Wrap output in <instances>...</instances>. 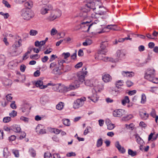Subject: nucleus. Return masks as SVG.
Returning <instances> with one entry per match:
<instances>
[{"instance_id": "f257e3e1", "label": "nucleus", "mask_w": 158, "mask_h": 158, "mask_svg": "<svg viewBox=\"0 0 158 158\" xmlns=\"http://www.w3.org/2000/svg\"><path fill=\"white\" fill-rule=\"evenodd\" d=\"M155 70L153 69H148L145 73L144 78L153 83H158V78L155 77Z\"/></svg>"}, {"instance_id": "f03ea898", "label": "nucleus", "mask_w": 158, "mask_h": 158, "mask_svg": "<svg viewBox=\"0 0 158 158\" xmlns=\"http://www.w3.org/2000/svg\"><path fill=\"white\" fill-rule=\"evenodd\" d=\"M20 15L23 19L28 20L34 17V14L31 10L28 9H23L20 12Z\"/></svg>"}, {"instance_id": "7ed1b4c3", "label": "nucleus", "mask_w": 158, "mask_h": 158, "mask_svg": "<svg viewBox=\"0 0 158 158\" xmlns=\"http://www.w3.org/2000/svg\"><path fill=\"white\" fill-rule=\"evenodd\" d=\"M65 62L64 60H61L58 61V63L59 65L56 68H53L52 72L51 73L55 75H61L63 71L65 72L66 71L64 70V68L63 65V63Z\"/></svg>"}, {"instance_id": "20e7f679", "label": "nucleus", "mask_w": 158, "mask_h": 158, "mask_svg": "<svg viewBox=\"0 0 158 158\" xmlns=\"http://www.w3.org/2000/svg\"><path fill=\"white\" fill-rule=\"evenodd\" d=\"M97 85H99L98 88L96 89L97 86H95V88H93L92 91L93 94L91 97H89V98H90V100L94 102H97L98 99V97L97 94V92L100 91L103 88V86L101 83H99Z\"/></svg>"}, {"instance_id": "39448f33", "label": "nucleus", "mask_w": 158, "mask_h": 158, "mask_svg": "<svg viewBox=\"0 0 158 158\" xmlns=\"http://www.w3.org/2000/svg\"><path fill=\"white\" fill-rule=\"evenodd\" d=\"M61 12L59 10H56L50 12V15L47 17L46 19L52 21L60 17L61 15Z\"/></svg>"}, {"instance_id": "423d86ee", "label": "nucleus", "mask_w": 158, "mask_h": 158, "mask_svg": "<svg viewBox=\"0 0 158 158\" xmlns=\"http://www.w3.org/2000/svg\"><path fill=\"white\" fill-rule=\"evenodd\" d=\"M20 47V40L18 41H16L12 46L10 47L9 50V52L11 56H15L18 54V48Z\"/></svg>"}, {"instance_id": "0eeeda50", "label": "nucleus", "mask_w": 158, "mask_h": 158, "mask_svg": "<svg viewBox=\"0 0 158 158\" xmlns=\"http://www.w3.org/2000/svg\"><path fill=\"white\" fill-rule=\"evenodd\" d=\"M107 10L105 7L101 6L96 5V8L94 11L95 15L92 14L91 16L92 18H97L96 15H104L106 13Z\"/></svg>"}, {"instance_id": "6e6552de", "label": "nucleus", "mask_w": 158, "mask_h": 158, "mask_svg": "<svg viewBox=\"0 0 158 158\" xmlns=\"http://www.w3.org/2000/svg\"><path fill=\"white\" fill-rule=\"evenodd\" d=\"M99 83H101L100 82H98L97 80L94 79H91V80H86L85 82V85L88 86L90 87L94 86V88H95V86H97L96 89L98 88L99 85H97Z\"/></svg>"}, {"instance_id": "1a4fd4ad", "label": "nucleus", "mask_w": 158, "mask_h": 158, "mask_svg": "<svg viewBox=\"0 0 158 158\" xmlns=\"http://www.w3.org/2000/svg\"><path fill=\"white\" fill-rule=\"evenodd\" d=\"M86 100V98L85 97H82L80 98L77 99L74 102L73 107L74 109H76L82 106L84 103V102Z\"/></svg>"}, {"instance_id": "9d476101", "label": "nucleus", "mask_w": 158, "mask_h": 158, "mask_svg": "<svg viewBox=\"0 0 158 158\" xmlns=\"http://www.w3.org/2000/svg\"><path fill=\"white\" fill-rule=\"evenodd\" d=\"M52 9V6L51 5H44L40 10V13L43 15H45Z\"/></svg>"}, {"instance_id": "9b49d317", "label": "nucleus", "mask_w": 158, "mask_h": 158, "mask_svg": "<svg viewBox=\"0 0 158 158\" xmlns=\"http://www.w3.org/2000/svg\"><path fill=\"white\" fill-rule=\"evenodd\" d=\"M99 52L100 53H98V56L95 57L96 59H97L99 60H103L104 61H109L112 62H114L115 61L114 59L112 58L108 57H103L102 55L103 54V53L102 51H101Z\"/></svg>"}, {"instance_id": "f8f14e48", "label": "nucleus", "mask_w": 158, "mask_h": 158, "mask_svg": "<svg viewBox=\"0 0 158 158\" xmlns=\"http://www.w3.org/2000/svg\"><path fill=\"white\" fill-rule=\"evenodd\" d=\"M126 113L125 110L119 109L114 110L113 112V115L114 117H120Z\"/></svg>"}, {"instance_id": "ddd939ff", "label": "nucleus", "mask_w": 158, "mask_h": 158, "mask_svg": "<svg viewBox=\"0 0 158 158\" xmlns=\"http://www.w3.org/2000/svg\"><path fill=\"white\" fill-rule=\"evenodd\" d=\"M85 5L87 8L92 9L94 11L96 8L95 4L93 0H88Z\"/></svg>"}, {"instance_id": "4468645a", "label": "nucleus", "mask_w": 158, "mask_h": 158, "mask_svg": "<svg viewBox=\"0 0 158 158\" xmlns=\"http://www.w3.org/2000/svg\"><path fill=\"white\" fill-rule=\"evenodd\" d=\"M43 82L40 80L37 81L35 83V86L39 87L41 89H43L46 88L48 85H52L53 86V84L48 83L46 85H43Z\"/></svg>"}, {"instance_id": "2eb2a0df", "label": "nucleus", "mask_w": 158, "mask_h": 158, "mask_svg": "<svg viewBox=\"0 0 158 158\" xmlns=\"http://www.w3.org/2000/svg\"><path fill=\"white\" fill-rule=\"evenodd\" d=\"M86 69V68L85 67L84 68H83L82 69L83 71V73H82L81 74H78V80L79 81L81 82H83L85 81V75H86L87 74V72L85 71Z\"/></svg>"}, {"instance_id": "dca6fc26", "label": "nucleus", "mask_w": 158, "mask_h": 158, "mask_svg": "<svg viewBox=\"0 0 158 158\" xmlns=\"http://www.w3.org/2000/svg\"><path fill=\"white\" fill-rule=\"evenodd\" d=\"M81 24L82 25H84L83 28L84 29V31L88 32L90 27L94 24V23H93L91 24H90L88 22L86 21L85 22H82Z\"/></svg>"}, {"instance_id": "f3484780", "label": "nucleus", "mask_w": 158, "mask_h": 158, "mask_svg": "<svg viewBox=\"0 0 158 158\" xmlns=\"http://www.w3.org/2000/svg\"><path fill=\"white\" fill-rule=\"evenodd\" d=\"M88 16L89 14H88L86 11L83 10L81 12L79 13V15L75 16V17H80L82 19H85L88 18Z\"/></svg>"}, {"instance_id": "a211bd4d", "label": "nucleus", "mask_w": 158, "mask_h": 158, "mask_svg": "<svg viewBox=\"0 0 158 158\" xmlns=\"http://www.w3.org/2000/svg\"><path fill=\"white\" fill-rule=\"evenodd\" d=\"M115 146L118 149L119 152L124 153L125 152V149L123 147H122L118 141H116L115 143Z\"/></svg>"}, {"instance_id": "6ab92c4d", "label": "nucleus", "mask_w": 158, "mask_h": 158, "mask_svg": "<svg viewBox=\"0 0 158 158\" xmlns=\"http://www.w3.org/2000/svg\"><path fill=\"white\" fill-rule=\"evenodd\" d=\"M102 79L104 82H108L111 81L112 78L109 74H105L102 76Z\"/></svg>"}, {"instance_id": "aec40b11", "label": "nucleus", "mask_w": 158, "mask_h": 158, "mask_svg": "<svg viewBox=\"0 0 158 158\" xmlns=\"http://www.w3.org/2000/svg\"><path fill=\"white\" fill-rule=\"evenodd\" d=\"M78 85H75L73 83H72L69 86L64 87V89L67 91H69L72 89H74L78 87Z\"/></svg>"}, {"instance_id": "412c9836", "label": "nucleus", "mask_w": 158, "mask_h": 158, "mask_svg": "<svg viewBox=\"0 0 158 158\" xmlns=\"http://www.w3.org/2000/svg\"><path fill=\"white\" fill-rule=\"evenodd\" d=\"M23 106V107L22 108V112L23 113L27 112V114H28L29 112V110H30L31 108V107H29V105L26 103L24 104Z\"/></svg>"}, {"instance_id": "4be33fe9", "label": "nucleus", "mask_w": 158, "mask_h": 158, "mask_svg": "<svg viewBox=\"0 0 158 158\" xmlns=\"http://www.w3.org/2000/svg\"><path fill=\"white\" fill-rule=\"evenodd\" d=\"M122 74L124 77H132L134 76V73L132 72L123 71Z\"/></svg>"}, {"instance_id": "5701e85b", "label": "nucleus", "mask_w": 158, "mask_h": 158, "mask_svg": "<svg viewBox=\"0 0 158 158\" xmlns=\"http://www.w3.org/2000/svg\"><path fill=\"white\" fill-rule=\"evenodd\" d=\"M116 55L117 57L121 59L125 56V54L122 50H118L116 53Z\"/></svg>"}, {"instance_id": "b1692460", "label": "nucleus", "mask_w": 158, "mask_h": 158, "mask_svg": "<svg viewBox=\"0 0 158 158\" xmlns=\"http://www.w3.org/2000/svg\"><path fill=\"white\" fill-rule=\"evenodd\" d=\"M24 5L26 7V8H25V9H28L31 10V8L33 6V2L31 1H28L25 2Z\"/></svg>"}, {"instance_id": "393cba45", "label": "nucleus", "mask_w": 158, "mask_h": 158, "mask_svg": "<svg viewBox=\"0 0 158 158\" xmlns=\"http://www.w3.org/2000/svg\"><path fill=\"white\" fill-rule=\"evenodd\" d=\"M3 84L6 87H9L12 84V81L10 79H5L3 81Z\"/></svg>"}, {"instance_id": "a878e982", "label": "nucleus", "mask_w": 158, "mask_h": 158, "mask_svg": "<svg viewBox=\"0 0 158 158\" xmlns=\"http://www.w3.org/2000/svg\"><path fill=\"white\" fill-rule=\"evenodd\" d=\"M42 125H38L36 127V132H37L39 131V130H40V131L39 132L40 134H44L46 133V132L45 130L44 129H40V127H41Z\"/></svg>"}, {"instance_id": "bb28decb", "label": "nucleus", "mask_w": 158, "mask_h": 158, "mask_svg": "<svg viewBox=\"0 0 158 158\" xmlns=\"http://www.w3.org/2000/svg\"><path fill=\"white\" fill-rule=\"evenodd\" d=\"M48 101V97L46 96L42 97L40 98V102L42 104H44Z\"/></svg>"}, {"instance_id": "cd10ccee", "label": "nucleus", "mask_w": 158, "mask_h": 158, "mask_svg": "<svg viewBox=\"0 0 158 158\" xmlns=\"http://www.w3.org/2000/svg\"><path fill=\"white\" fill-rule=\"evenodd\" d=\"M106 28L112 30L113 31H117L118 30V29L117 28V26L115 25H108L107 26Z\"/></svg>"}, {"instance_id": "c85d7f7f", "label": "nucleus", "mask_w": 158, "mask_h": 158, "mask_svg": "<svg viewBox=\"0 0 158 158\" xmlns=\"http://www.w3.org/2000/svg\"><path fill=\"white\" fill-rule=\"evenodd\" d=\"M63 124L66 126H69L70 125V122L69 119H63L62 120Z\"/></svg>"}, {"instance_id": "c756f323", "label": "nucleus", "mask_w": 158, "mask_h": 158, "mask_svg": "<svg viewBox=\"0 0 158 158\" xmlns=\"http://www.w3.org/2000/svg\"><path fill=\"white\" fill-rule=\"evenodd\" d=\"M3 154L4 157L6 158H7L10 155V153L8 151L7 148H5L4 149Z\"/></svg>"}, {"instance_id": "7c9ffc66", "label": "nucleus", "mask_w": 158, "mask_h": 158, "mask_svg": "<svg viewBox=\"0 0 158 158\" xmlns=\"http://www.w3.org/2000/svg\"><path fill=\"white\" fill-rule=\"evenodd\" d=\"M133 117V116L132 114H130L126 116L123 117L122 119L123 121H127L131 119Z\"/></svg>"}, {"instance_id": "2f4dec72", "label": "nucleus", "mask_w": 158, "mask_h": 158, "mask_svg": "<svg viewBox=\"0 0 158 158\" xmlns=\"http://www.w3.org/2000/svg\"><path fill=\"white\" fill-rule=\"evenodd\" d=\"M12 129L15 132H20V127L17 125H15L13 126Z\"/></svg>"}, {"instance_id": "473e14b6", "label": "nucleus", "mask_w": 158, "mask_h": 158, "mask_svg": "<svg viewBox=\"0 0 158 158\" xmlns=\"http://www.w3.org/2000/svg\"><path fill=\"white\" fill-rule=\"evenodd\" d=\"M130 102L129 98L128 96H125L124 98L122 100V103L123 105H125L127 103Z\"/></svg>"}, {"instance_id": "72a5a7b5", "label": "nucleus", "mask_w": 158, "mask_h": 158, "mask_svg": "<svg viewBox=\"0 0 158 158\" xmlns=\"http://www.w3.org/2000/svg\"><path fill=\"white\" fill-rule=\"evenodd\" d=\"M64 103L60 102L56 106V108L59 110H62L64 107Z\"/></svg>"}, {"instance_id": "f704fd0d", "label": "nucleus", "mask_w": 158, "mask_h": 158, "mask_svg": "<svg viewBox=\"0 0 158 158\" xmlns=\"http://www.w3.org/2000/svg\"><path fill=\"white\" fill-rule=\"evenodd\" d=\"M140 115L141 118L143 119H146L148 117V115L145 113H141Z\"/></svg>"}, {"instance_id": "c9c22d12", "label": "nucleus", "mask_w": 158, "mask_h": 158, "mask_svg": "<svg viewBox=\"0 0 158 158\" xmlns=\"http://www.w3.org/2000/svg\"><path fill=\"white\" fill-rule=\"evenodd\" d=\"M123 81L119 80L117 81L115 83V85L116 87L118 88H119V86H122L123 85Z\"/></svg>"}, {"instance_id": "e433bc0d", "label": "nucleus", "mask_w": 158, "mask_h": 158, "mask_svg": "<svg viewBox=\"0 0 158 158\" xmlns=\"http://www.w3.org/2000/svg\"><path fill=\"white\" fill-rule=\"evenodd\" d=\"M59 63L57 64L56 62H54L52 63L50 65L49 68L51 69H53L54 68H56L58 66H59Z\"/></svg>"}, {"instance_id": "4c0bfd02", "label": "nucleus", "mask_w": 158, "mask_h": 158, "mask_svg": "<svg viewBox=\"0 0 158 158\" xmlns=\"http://www.w3.org/2000/svg\"><path fill=\"white\" fill-rule=\"evenodd\" d=\"M38 33L37 31L34 30H31L29 31V34L31 36H35Z\"/></svg>"}, {"instance_id": "58836bf2", "label": "nucleus", "mask_w": 158, "mask_h": 158, "mask_svg": "<svg viewBox=\"0 0 158 158\" xmlns=\"http://www.w3.org/2000/svg\"><path fill=\"white\" fill-rule=\"evenodd\" d=\"M128 154L132 156H134L136 155L137 153L136 152H134L131 149L128 150Z\"/></svg>"}, {"instance_id": "ea45409f", "label": "nucleus", "mask_w": 158, "mask_h": 158, "mask_svg": "<svg viewBox=\"0 0 158 158\" xmlns=\"http://www.w3.org/2000/svg\"><path fill=\"white\" fill-rule=\"evenodd\" d=\"M29 152L33 157H35L36 155L35 151L32 148H31L29 150Z\"/></svg>"}, {"instance_id": "a19ab883", "label": "nucleus", "mask_w": 158, "mask_h": 158, "mask_svg": "<svg viewBox=\"0 0 158 158\" xmlns=\"http://www.w3.org/2000/svg\"><path fill=\"white\" fill-rule=\"evenodd\" d=\"M103 140L102 138L98 139L97 143V146L98 148L101 147L102 144Z\"/></svg>"}, {"instance_id": "79ce46f5", "label": "nucleus", "mask_w": 158, "mask_h": 158, "mask_svg": "<svg viewBox=\"0 0 158 158\" xmlns=\"http://www.w3.org/2000/svg\"><path fill=\"white\" fill-rule=\"evenodd\" d=\"M108 45V44L107 42H102L100 45V47L102 49H104Z\"/></svg>"}, {"instance_id": "37998d69", "label": "nucleus", "mask_w": 158, "mask_h": 158, "mask_svg": "<svg viewBox=\"0 0 158 158\" xmlns=\"http://www.w3.org/2000/svg\"><path fill=\"white\" fill-rule=\"evenodd\" d=\"M17 115V112L15 110H13L9 114V115L10 117L11 118H14Z\"/></svg>"}, {"instance_id": "c03bdc74", "label": "nucleus", "mask_w": 158, "mask_h": 158, "mask_svg": "<svg viewBox=\"0 0 158 158\" xmlns=\"http://www.w3.org/2000/svg\"><path fill=\"white\" fill-rule=\"evenodd\" d=\"M107 129L109 130L113 129L115 127L114 124L112 123H110V124H107Z\"/></svg>"}, {"instance_id": "a18cd8bd", "label": "nucleus", "mask_w": 158, "mask_h": 158, "mask_svg": "<svg viewBox=\"0 0 158 158\" xmlns=\"http://www.w3.org/2000/svg\"><path fill=\"white\" fill-rule=\"evenodd\" d=\"M125 126L127 129L132 130L133 128L134 125L133 123H131L129 125L126 124Z\"/></svg>"}, {"instance_id": "49530a36", "label": "nucleus", "mask_w": 158, "mask_h": 158, "mask_svg": "<svg viewBox=\"0 0 158 158\" xmlns=\"http://www.w3.org/2000/svg\"><path fill=\"white\" fill-rule=\"evenodd\" d=\"M12 152L15 157H19V152L18 150L13 149Z\"/></svg>"}, {"instance_id": "de8ad7c7", "label": "nucleus", "mask_w": 158, "mask_h": 158, "mask_svg": "<svg viewBox=\"0 0 158 158\" xmlns=\"http://www.w3.org/2000/svg\"><path fill=\"white\" fill-rule=\"evenodd\" d=\"M11 120V118L10 117H4L3 118V121L4 122L7 123L9 122Z\"/></svg>"}, {"instance_id": "09e8293b", "label": "nucleus", "mask_w": 158, "mask_h": 158, "mask_svg": "<svg viewBox=\"0 0 158 158\" xmlns=\"http://www.w3.org/2000/svg\"><path fill=\"white\" fill-rule=\"evenodd\" d=\"M0 15L4 16L5 19H7L9 16V15L7 13H4L2 12H0Z\"/></svg>"}, {"instance_id": "8fccbe9b", "label": "nucleus", "mask_w": 158, "mask_h": 158, "mask_svg": "<svg viewBox=\"0 0 158 158\" xmlns=\"http://www.w3.org/2000/svg\"><path fill=\"white\" fill-rule=\"evenodd\" d=\"M44 158H52V155L49 152H47L44 154Z\"/></svg>"}, {"instance_id": "3c124183", "label": "nucleus", "mask_w": 158, "mask_h": 158, "mask_svg": "<svg viewBox=\"0 0 158 158\" xmlns=\"http://www.w3.org/2000/svg\"><path fill=\"white\" fill-rule=\"evenodd\" d=\"M146 101V97L145 95L143 94L141 96V103H144Z\"/></svg>"}, {"instance_id": "603ef678", "label": "nucleus", "mask_w": 158, "mask_h": 158, "mask_svg": "<svg viewBox=\"0 0 158 158\" xmlns=\"http://www.w3.org/2000/svg\"><path fill=\"white\" fill-rule=\"evenodd\" d=\"M10 107L13 109H16L17 108V106L15 104V102L14 101H12L10 105Z\"/></svg>"}, {"instance_id": "864d4df0", "label": "nucleus", "mask_w": 158, "mask_h": 158, "mask_svg": "<svg viewBox=\"0 0 158 158\" xmlns=\"http://www.w3.org/2000/svg\"><path fill=\"white\" fill-rule=\"evenodd\" d=\"M153 117V118H155V116H157L156 115V111L155 110L153 109H152V110L151 111V112L150 114Z\"/></svg>"}, {"instance_id": "5fc2aeb1", "label": "nucleus", "mask_w": 158, "mask_h": 158, "mask_svg": "<svg viewBox=\"0 0 158 158\" xmlns=\"http://www.w3.org/2000/svg\"><path fill=\"white\" fill-rule=\"evenodd\" d=\"M57 31L55 28H53L51 30V34L52 35H56L57 33Z\"/></svg>"}, {"instance_id": "6e6d98bb", "label": "nucleus", "mask_w": 158, "mask_h": 158, "mask_svg": "<svg viewBox=\"0 0 158 158\" xmlns=\"http://www.w3.org/2000/svg\"><path fill=\"white\" fill-rule=\"evenodd\" d=\"M2 3L5 5V6L7 8L10 7V5L7 1L4 0L2 1Z\"/></svg>"}, {"instance_id": "4d7b16f0", "label": "nucleus", "mask_w": 158, "mask_h": 158, "mask_svg": "<svg viewBox=\"0 0 158 158\" xmlns=\"http://www.w3.org/2000/svg\"><path fill=\"white\" fill-rule=\"evenodd\" d=\"M76 156V154L75 152H69L66 154V156L67 157H70L71 156Z\"/></svg>"}, {"instance_id": "13d9d810", "label": "nucleus", "mask_w": 158, "mask_h": 158, "mask_svg": "<svg viewBox=\"0 0 158 158\" xmlns=\"http://www.w3.org/2000/svg\"><path fill=\"white\" fill-rule=\"evenodd\" d=\"M6 100L8 101L11 102L12 99V97L11 96V94L7 95L6 96Z\"/></svg>"}, {"instance_id": "bf43d9fd", "label": "nucleus", "mask_w": 158, "mask_h": 158, "mask_svg": "<svg viewBox=\"0 0 158 158\" xmlns=\"http://www.w3.org/2000/svg\"><path fill=\"white\" fill-rule=\"evenodd\" d=\"M62 55L64 56V59H66L70 55V53L68 52L67 53L64 52L63 53Z\"/></svg>"}, {"instance_id": "052dcab7", "label": "nucleus", "mask_w": 158, "mask_h": 158, "mask_svg": "<svg viewBox=\"0 0 158 158\" xmlns=\"http://www.w3.org/2000/svg\"><path fill=\"white\" fill-rule=\"evenodd\" d=\"M135 138L136 139L137 142L139 144L141 143L142 142V140H141V138L139 137V136L136 135L135 136Z\"/></svg>"}, {"instance_id": "680f3d73", "label": "nucleus", "mask_w": 158, "mask_h": 158, "mask_svg": "<svg viewBox=\"0 0 158 158\" xmlns=\"http://www.w3.org/2000/svg\"><path fill=\"white\" fill-rule=\"evenodd\" d=\"M28 34L27 33H23L22 35L23 40H25L27 38H28Z\"/></svg>"}, {"instance_id": "e2e57ef3", "label": "nucleus", "mask_w": 158, "mask_h": 158, "mask_svg": "<svg viewBox=\"0 0 158 158\" xmlns=\"http://www.w3.org/2000/svg\"><path fill=\"white\" fill-rule=\"evenodd\" d=\"M20 120L23 121L25 123H27L28 121V118L23 116H21L20 117Z\"/></svg>"}, {"instance_id": "0e129e2a", "label": "nucleus", "mask_w": 158, "mask_h": 158, "mask_svg": "<svg viewBox=\"0 0 158 158\" xmlns=\"http://www.w3.org/2000/svg\"><path fill=\"white\" fill-rule=\"evenodd\" d=\"M61 131L58 129H53L52 130V131L54 133L56 134H59Z\"/></svg>"}, {"instance_id": "69168bd1", "label": "nucleus", "mask_w": 158, "mask_h": 158, "mask_svg": "<svg viewBox=\"0 0 158 158\" xmlns=\"http://www.w3.org/2000/svg\"><path fill=\"white\" fill-rule=\"evenodd\" d=\"M26 68V66L22 64L20 65V71L22 72H24Z\"/></svg>"}, {"instance_id": "338daca9", "label": "nucleus", "mask_w": 158, "mask_h": 158, "mask_svg": "<svg viewBox=\"0 0 158 158\" xmlns=\"http://www.w3.org/2000/svg\"><path fill=\"white\" fill-rule=\"evenodd\" d=\"M4 130L6 131L10 132L12 130V128H10L7 127V126H4L3 127Z\"/></svg>"}, {"instance_id": "774afa93", "label": "nucleus", "mask_w": 158, "mask_h": 158, "mask_svg": "<svg viewBox=\"0 0 158 158\" xmlns=\"http://www.w3.org/2000/svg\"><path fill=\"white\" fill-rule=\"evenodd\" d=\"M52 158H60V157L59 154L56 153L52 155Z\"/></svg>"}]
</instances>
